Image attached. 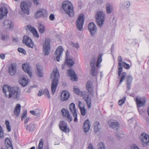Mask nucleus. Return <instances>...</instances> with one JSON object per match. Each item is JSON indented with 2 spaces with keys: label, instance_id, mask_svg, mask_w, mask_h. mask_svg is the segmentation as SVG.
<instances>
[{
  "label": "nucleus",
  "instance_id": "obj_1",
  "mask_svg": "<svg viewBox=\"0 0 149 149\" xmlns=\"http://www.w3.org/2000/svg\"><path fill=\"white\" fill-rule=\"evenodd\" d=\"M3 91L7 98L12 97L14 99H18L19 97V88L17 87H10L5 85L3 87Z\"/></svg>",
  "mask_w": 149,
  "mask_h": 149
},
{
  "label": "nucleus",
  "instance_id": "obj_2",
  "mask_svg": "<svg viewBox=\"0 0 149 149\" xmlns=\"http://www.w3.org/2000/svg\"><path fill=\"white\" fill-rule=\"evenodd\" d=\"M59 76L58 71L57 68L54 69L51 74V78L52 80L51 89L53 94L55 93L58 83V78Z\"/></svg>",
  "mask_w": 149,
  "mask_h": 149
},
{
  "label": "nucleus",
  "instance_id": "obj_3",
  "mask_svg": "<svg viewBox=\"0 0 149 149\" xmlns=\"http://www.w3.org/2000/svg\"><path fill=\"white\" fill-rule=\"evenodd\" d=\"M62 8L65 13L68 16L71 17L73 15V8L70 2L67 1H64L62 3Z\"/></svg>",
  "mask_w": 149,
  "mask_h": 149
},
{
  "label": "nucleus",
  "instance_id": "obj_4",
  "mask_svg": "<svg viewBox=\"0 0 149 149\" xmlns=\"http://www.w3.org/2000/svg\"><path fill=\"white\" fill-rule=\"evenodd\" d=\"M95 17L97 25L100 27H102L106 17V14L102 11H99L96 13Z\"/></svg>",
  "mask_w": 149,
  "mask_h": 149
},
{
  "label": "nucleus",
  "instance_id": "obj_5",
  "mask_svg": "<svg viewBox=\"0 0 149 149\" xmlns=\"http://www.w3.org/2000/svg\"><path fill=\"white\" fill-rule=\"evenodd\" d=\"M50 40L49 38H46L45 39L44 44L43 45V52L44 55L45 56L48 55L50 51Z\"/></svg>",
  "mask_w": 149,
  "mask_h": 149
},
{
  "label": "nucleus",
  "instance_id": "obj_6",
  "mask_svg": "<svg viewBox=\"0 0 149 149\" xmlns=\"http://www.w3.org/2000/svg\"><path fill=\"white\" fill-rule=\"evenodd\" d=\"M84 15L83 14H81L78 16L76 21V25L77 28L79 31L82 30L83 26L84 23Z\"/></svg>",
  "mask_w": 149,
  "mask_h": 149
},
{
  "label": "nucleus",
  "instance_id": "obj_7",
  "mask_svg": "<svg viewBox=\"0 0 149 149\" xmlns=\"http://www.w3.org/2000/svg\"><path fill=\"white\" fill-rule=\"evenodd\" d=\"M69 108L71 113L72 114V116L74 117V121L77 122V114L75 104L73 103H71L69 105Z\"/></svg>",
  "mask_w": 149,
  "mask_h": 149
},
{
  "label": "nucleus",
  "instance_id": "obj_8",
  "mask_svg": "<svg viewBox=\"0 0 149 149\" xmlns=\"http://www.w3.org/2000/svg\"><path fill=\"white\" fill-rule=\"evenodd\" d=\"M140 139L141 140L144 146L149 144V136L144 133H143L140 136Z\"/></svg>",
  "mask_w": 149,
  "mask_h": 149
},
{
  "label": "nucleus",
  "instance_id": "obj_9",
  "mask_svg": "<svg viewBox=\"0 0 149 149\" xmlns=\"http://www.w3.org/2000/svg\"><path fill=\"white\" fill-rule=\"evenodd\" d=\"M20 8L24 14H29V4L26 2H22L20 4Z\"/></svg>",
  "mask_w": 149,
  "mask_h": 149
},
{
  "label": "nucleus",
  "instance_id": "obj_10",
  "mask_svg": "<svg viewBox=\"0 0 149 149\" xmlns=\"http://www.w3.org/2000/svg\"><path fill=\"white\" fill-rule=\"evenodd\" d=\"M23 42L29 47L33 48V43L31 38L28 36H24L22 40Z\"/></svg>",
  "mask_w": 149,
  "mask_h": 149
},
{
  "label": "nucleus",
  "instance_id": "obj_11",
  "mask_svg": "<svg viewBox=\"0 0 149 149\" xmlns=\"http://www.w3.org/2000/svg\"><path fill=\"white\" fill-rule=\"evenodd\" d=\"M60 129L63 132L67 133L69 132L70 129L67 127V123L64 121H61L59 125Z\"/></svg>",
  "mask_w": 149,
  "mask_h": 149
},
{
  "label": "nucleus",
  "instance_id": "obj_12",
  "mask_svg": "<svg viewBox=\"0 0 149 149\" xmlns=\"http://www.w3.org/2000/svg\"><path fill=\"white\" fill-rule=\"evenodd\" d=\"M47 13L44 9H40L36 13V17L37 18L46 17L47 16Z\"/></svg>",
  "mask_w": 149,
  "mask_h": 149
},
{
  "label": "nucleus",
  "instance_id": "obj_13",
  "mask_svg": "<svg viewBox=\"0 0 149 149\" xmlns=\"http://www.w3.org/2000/svg\"><path fill=\"white\" fill-rule=\"evenodd\" d=\"M88 29L92 36H94L96 34L97 27L93 23H90L88 25Z\"/></svg>",
  "mask_w": 149,
  "mask_h": 149
},
{
  "label": "nucleus",
  "instance_id": "obj_14",
  "mask_svg": "<svg viewBox=\"0 0 149 149\" xmlns=\"http://www.w3.org/2000/svg\"><path fill=\"white\" fill-rule=\"evenodd\" d=\"M63 51V49L61 46H59L57 47L55 52V55L57 61H59V58Z\"/></svg>",
  "mask_w": 149,
  "mask_h": 149
},
{
  "label": "nucleus",
  "instance_id": "obj_15",
  "mask_svg": "<svg viewBox=\"0 0 149 149\" xmlns=\"http://www.w3.org/2000/svg\"><path fill=\"white\" fill-rule=\"evenodd\" d=\"M22 66L24 70L31 77L32 75V72L30 71L31 67L29 63H24L22 64Z\"/></svg>",
  "mask_w": 149,
  "mask_h": 149
},
{
  "label": "nucleus",
  "instance_id": "obj_16",
  "mask_svg": "<svg viewBox=\"0 0 149 149\" xmlns=\"http://www.w3.org/2000/svg\"><path fill=\"white\" fill-rule=\"evenodd\" d=\"M60 97L61 101H67L70 97V94L68 91H63L62 92Z\"/></svg>",
  "mask_w": 149,
  "mask_h": 149
},
{
  "label": "nucleus",
  "instance_id": "obj_17",
  "mask_svg": "<svg viewBox=\"0 0 149 149\" xmlns=\"http://www.w3.org/2000/svg\"><path fill=\"white\" fill-rule=\"evenodd\" d=\"M83 97L88 108H90L91 107V99L90 96L89 95L84 94Z\"/></svg>",
  "mask_w": 149,
  "mask_h": 149
},
{
  "label": "nucleus",
  "instance_id": "obj_18",
  "mask_svg": "<svg viewBox=\"0 0 149 149\" xmlns=\"http://www.w3.org/2000/svg\"><path fill=\"white\" fill-rule=\"evenodd\" d=\"M91 126V123L89 120L88 119L85 121L83 126L84 131L85 133H86L89 131Z\"/></svg>",
  "mask_w": 149,
  "mask_h": 149
},
{
  "label": "nucleus",
  "instance_id": "obj_19",
  "mask_svg": "<svg viewBox=\"0 0 149 149\" xmlns=\"http://www.w3.org/2000/svg\"><path fill=\"white\" fill-rule=\"evenodd\" d=\"M68 75L71 77V80L73 81H77V75L71 69H69L68 71Z\"/></svg>",
  "mask_w": 149,
  "mask_h": 149
},
{
  "label": "nucleus",
  "instance_id": "obj_20",
  "mask_svg": "<svg viewBox=\"0 0 149 149\" xmlns=\"http://www.w3.org/2000/svg\"><path fill=\"white\" fill-rule=\"evenodd\" d=\"M3 24L4 26L6 27L7 29H11L13 28V25L12 22L9 20H6L3 22Z\"/></svg>",
  "mask_w": 149,
  "mask_h": 149
},
{
  "label": "nucleus",
  "instance_id": "obj_21",
  "mask_svg": "<svg viewBox=\"0 0 149 149\" xmlns=\"http://www.w3.org/2000/svg\"><path fill=\"white\" fill-rule=\"evenodd\" d=\"M16 70V68L15 65L13 63L11 64L9 67L8 72L10 75L13 76L15 74Z\"/></svg>",
  "mask_w": 149,
  "mask_h": 149
},
{
  "label": "nucleus",
  "instance_id": "obj_22",
  "mask_svg": "<svg viewBox=\"0 0 149 149\" xmlns=\"http://www.w3.org/2000/svg\"><path fill=\"white\" fill-rule=\"evenodd\" d=\"M8 13L7 8L5 6L0 8V20L4 16H6Z\"/></svg>",
  "mask_w": 149,
  "mask_h": 149
},
{
  "label": "nucleus",
  "instance_id": "obj_23",
  "mask_svg": "<svg viewBox=\"0 0 149 149\" xmlns=\"http://www.w3.org/2000/svg\"><path fill=\"white\" fill-rule=\"evenodd\" d=\"M28 79L25 77H21L19 80L20 84L23 86H25L28 83Z\"/></svg>",
  "mask_w": 149,
  "mask_h": 149
},
{
  "label": "nucleus",
  "instance_id": "obj_24",
  "mask_svg": "<svg viewBox=\"0 0 149 149\" xmlns=\"http://www.w3.org/2000/svg\"><path fill=\"white\" fill-rule=\"evenodd\" d=\"M109 123L110 125V127L113 129L117 130L119 127V123L116 120L112 121L111 124L109 123Z\"/></svg>",
  "mask_w": 149,
  "mask_h": 149
},
{
  "label": "nucleus",
  "instance_id": "obj_25",
  "mask_svg": "<svg viewBox=\"0 0 149 149\" xmlns=\"http://www.w3.org/2000/svg\"><path fill=\"white\" fill-rule=\"evenodd\" d=\"M86 89L87 91L90 93L92 94L93 92V88L92 87V84L90 81H88L86 84Z\"/></svg>",
  "mask_w": 149,
  "mask_h": 149
},
{
  "label": "nucleus",
  "instance_id": "obj_26",
  "mask_svg": "<svg viewBox=\"0 0 149 149\" xmlns=\"http://www.w3.org/2000/svg\"><path fill=\"white\" fill-rule=\"evenodd\" d=\"M130 5L129 1H126L123 3H121L120 4V7L123 9H126L128 8Z\"/></svg>",
  "mask_w": 149,
  "mask_h": 149
},
{
  "label": "nucleus",
  "instance_id": "obj_27",
  "mask_svg": "<svg viewBox=\"0 0 149 149\" xmlns=\"http://www.w3.org/2000/svg\"><path fill=\"white\" fill-rule=\"evenodd\" d=\"M141 100V99H139L138 97H136V102L137 106L139 107L143 106L146 102L144 99L143 100Z\"/></svg>",
  "mask_w": 149,
  "mask_h": 149
},
{
  "label": "nucleus",
  "instance_id": "obj_28",
  "mask_svg": "<svg viewBox=\"0 0 149 149\" xmlns=\"http://www.w3.org/2000/svg\"><path fill=\"white\" fill-rule=\"evenodd\" d=\"M37 68L36 73L37 75L40 77H42L43 76V73L41 69V66L39 64H37L36 65Z\"/></svg>",
  "mask_w": 149,
  "mask_h": 149
},
{
  "label": "nucleus",
  "instance_id": "obj_29",
  "mask_svg": "<svg viewBox=\"0 0 149 149\" xmlns=\"http://www.w3.org/2000/svg\"><path fill=\"white\" fill-rule=\"evenodd\" d=\"M21 106L19 104H17L14 110V114L18 116L20 112Z\"/></svg>",
  "mask_w": 149,
  "mask_h": 149
},
{
  "label": "nucleus",
  "instance_id": "obj_30",
  "mask_svg": "<svg viewBox=\"0 0 149 149\" xmlns=\"http://www.w3.org/2000/svg\"><path fill=\"white\" fill-rule=\"evenodd\" d=\"M94 132H96L101 128V126L100 123L98 121L95 122L94 124Z\"/></svg>",
  "mask_w": 149,
  "mask_h": 149
},
{
  "label": "nucleus",
  "instance_id": "obj_31",
  "mask_svg": "<svg viewBox=\"0 0 149 149\" xmlns=\"http://www.w3.org/2000/svg\"><path fill=\"white\" fill-rule=\"evenodd\" d=\"M113 11V7L109 4H107L106 6V12L107 14H110Z\"/></svg>",
  "mask_w": 149,
  "mask_h": 149
},
{
  "label": "nucleus",
  "instance_id": "obj_32",
  "mask_svg": "<svg viewBox=\"0 0 149 149\" xmlns=\"http://www.w3.org/2000/svg\"><path fill=\"white\" fill-rule=\"evenodd\" d=\"M26 130L30 132H33L35 129V125L33 123H31L27 126Z\"/></svg>",
  "mask_w": 149,
  "mask_h": 149
},
{
  "label": "nucleus",
  "instance_id": "obj_33",
  "mask_svg": "<svg viewBox=\"0 0 149 149\" xmlns=\"http://www.w3.org/2000/svg\"><path fill=\"white\" fill-rule=\"evenodd\" d=\"M5 146H6L7 148L13 147L11 141L7 138L5 139Z\"/></svg>",
  "mask_w": 149,
  "mask_h": 149
},
{
  "label": "nucleus",
  "instance_id": "obj_34",
  "mask_svg": "<svg viewBox=\"0 0 149 149\" xmlns=\"http://www.w3.org/2000/svg\"><path fill=\"white\" fill-rule=\"evenodd\" d=\"M65 116L67 118V120L70 122L72 121V118L70 115V113L68 111L66 112Z\"/></svg>",
  "mask_w": 149,
  "mask_h": 149
},
{
  "label": "nucleus",
  "instance_id": "obj_35",
  "mask_svg": "<svg viewBox=\"0 0 149 149\" xmlns=\"http://www.w3.org/2000/svg\"><path fill=\"white\" fill-rule=\"evenodd\" d=\"M39 31L40 33L41 34L44 33L45 31V28L44 26L42 24H40L38 26Z\"/></svg>",
  "mask_w": 149,
  "mask_h": 149
},
{
  "label": "nucleus",
  "instance_id": "obj_36",
  "mask_svg": "<svg viewBox=\"0 0 149 149\" xmlns=\"http://www.w3.org/2000/svg\"><path fill=\"white\" fill-rule=\"evenodd\" d=\"M65 63L69 67L73 65L74 63V61L70 59H67L66 60Z\"/></svg>",
  "mask_w": 149,
  "mask_h": 149
},
{
  "label": "nucleus",
  "instance_id": "obj_37",
  "mask_svg": "<svg viewBox=\"0 0 149 149\" xmlns=\"http://www.w3.org/2000/svg\"><path fill=\"white\" fill-rule=\"evenodd\" d=\"M123 64H120V65L119 64H118V77H119L121 75V74L123 70V68L122 67V65Z\"/></svg>",
  "mask_w": 149,
  "mask_h": 149
},
{
  "label": "nucleus",
  "instance_id": "obj_38",
  "mask_svg": "<svg viewBox=\"0 0 149 149\" xmlns=\"http://www.w3.org/2000/svg\"><path fill=\"white\" fill-rule=\"evenodd\" d=\"M98 70L96 69L95 68H93L91 69V73L93 76H95L98 73Z\"/></svg>",
  "mask_w": 149,
  "mask_h": 149
},
{
  "label": "nucleus",
  "instance_id": "obj_39",
  "mask_svg": "<svg viewBox=\"0 0 149 149\" xmlns=\"http://www.w3.org/2000/svg\"><path fill=\"white\" fill-rule=\"evenodd\" d=\"M43 146V139H41L39 141L38 147L37 149H42Z\"/></svg>",
  "mask_w": 149,
  "mask_h": 149
},
{
  "label": "nucleus",
  "instance_id": "obj_40",
  "mask_svg": "<svg viewBox=\"0 0 149 149\" xmlns=\"http://www.w3.org/2000/svg\"><path fill=\"white\" fill-rule=\"evenodd\" d=\"M96 62V60L95 58L92 59L90 62V65L91 67V69L95 68V66Z\"/></svg>",
  "mask_w": 149,
  "mask_h": 149
},
{
  "label": "nucleus",
  "instance_id": "obj_41",
  "mask_svg": "<svg viewBox=\"0 0 149 149\" xmlns=\"http://www.w3.org/2000/svg\"><path fill=\"white\" fill-rule=\"evenodd\" d=\"M73 91L77 95H81L82 94V92L81 91L80 89L77 88H73Z\"/></svg>",
  "mask_w": 149,
  "mask_h": 149
},
{
  "label": "nucleus",
  "instance_id": "obj_42",
  "mask_svg": "<svg viewBox=\"0 0 149 149\" xmlns=\"http://www.w3.org/2000/svg\"><path fill=\"white\" fill-rule=\"evenodd\" d=\"M126 75V73L125 72H124L122 73L120 78V84L122 82L124 81Z\"/></svg>",
  "mask_w": 149,
  "mask_h": 149
},
{
  "label": "nucleus",
  "instance_id": "obj_43",
  "mask_svg": "<svg viewBox=\"0 0 149 149\" xmlns=\"http://www.w3.org/2000/svg\"><path fill=\"white\" fill-rule=\"evenodd\" d=\"M5 124L8 132H10L11 131V127L10 125L9 122L8 120H6L5 121Z\"/></svg>",
  "mask_w": 149,
  "mask_h": 149
},
{
  "label": "nucleus",
  "instance_id": "obj_44",
  "mask_svg": "<svg viewBox=\"0 0 149 149\" xmlns=\"http://www.w3.org/2000/svg\"><path fill=\"white\" fill-rule=\"evenodd\" d=\"M9 38V36L7 34H2L1 35V39L3 40L6 41L8 40Z\"/></svg>",
  "mask_w": 149,
  "mask_h": 149
},
{
  "label": "nucleus",
  "instance_id": "obj_45",
  "mask_svg": "<svg viewBox=\"0 0 149 149\" xmlns=\"http://www.w3.org/2000/svg\"><path fill=\"white\" fill-rule=\"evenodd\" d=\"M4 136V133L3 129L1 125H0V138L2 139L3 138Z\"/></svg>",
  "mask_w": 149,
  "mask_h": 149
},
{
  "label": "nucleus",
  "instance_id": "obj_46",
  "mask_svg": "<svg viewBox=\"0 0 149 149\" xmlns=\"http://www.w3.org/2000/svg\"><path fill=\"white\" fill-rule=\"evenodd\" d=\"M80 110L81 115L84 116H85L86 113V110L85 107H83L80 109Z\"/></svg>",
  "mask_w": 149,
  "mask_h": 149
},
{
  "label": "nucleus",
  "instance_id": "obj_47",
  "mask_svg": "<svg viewBox=\"0 0 149 149\" xmlns=\"http://www.w3.org/2000/svg\"><path fill=\"white\" fill-rule=\"evenodd\" d=\"M126 97H123V99L119 100L118 101V104L119 106H121L125 102L126 100Z\"/></svg>",
  "mask_w": 149,
  "mask_h": 149
},
{
  "label": "nucleus",
  "instance_id": "obj_48",
  "mask_svg": "<svg viewBox=\"0 0 149 149\" xmlns=\"http://www.w3.org/2000/svg\"><path fill=\"white\" fill-rule=\"evenodd\" d=\"M98 146H99L98 149H105V146L104 145V143L103 142L99 143Z\"/></svg>",
  "mask_w": 149,
  "mask_h": 149
},
{
  "label": "nucleus",
  "instance_id": "obj_49",
  "mask_svg": "<svg viewBox=\"0 0 149 149\" xmlns=\"http://www.w3.org/2000/svg\"><path fill=\"white\" fill-rule=\"evenodd\" d=\"M133 79V77L131 76H128L127 79V83H132Z\"/></svg>",
  "mask_w": 149,
  "mask_h": 149
},
{
  "label": "nucleus",
  "instance_id": "obj_50",
  "mask_svg": "<svg viewBox=\"0 0 149 149\" xmlns=\"http://www.w3.org/2000/svg\"><path fill=\"white\" fill-rule=\"evenodd\" d=\"M32 30L33 31L31 32L33 33V35L36 37L38 38L39 37V36L36 29H33Z\"/></svg>",
  "mask_w": 149,
  "mask_h": 149
},
{
  "label": "nucleus",
  "instance_id": "obj_51",
  "mask_svg": "<svg viewBox=\"0 0 149 149\" xmlns=\"http://www.w3.org/2000/svg\"><path fill=\"white\" fill-rule=\"evenodd\" d=\"M46 96H47L49 98L50 97V95L49 94V92L47 88H45L44 89V94Z\"/></svg>",
  "mask_w": 149,
  "mask_h": 149
},
{
  "label": "nucleus",
  "instance_id": "obj_52",
  "mask_svg": "<svg viewBox=\"0 0 149 149\" xmlns=\"http://www.w3.org/2000/svg\"><path fill=\"white\" fill-rule=\"evenodd\" d=\"M30 113L32 115H36L38 117H39L40 116V114L39 112H37V111H30Z\"/></svg>",
  "mask_w": 149,
  "mask_h": 149
},
{
  "label": "nucleus",
  "instance_id": "obj_53",
  "mask_svg": "<svg viewBox=\"0 0 149 149\" xmlns=\"http://www.w3.org/2000/svg\"><path fill=\"white\" fill-rule=\"evenodd\" d=\"M17 50L19 52L22 53L24 54H26V51L24 49L22 48L21 47L18 48L17 49Z\"/></svg>",
  "mask_w": 149,
  "mask_h": 149
},
{
  "label": "nucleus",
  "instance_id": "obj_54",
  "mask_svg": "<svg viewBox=\"0 0 149 149\" xmlns=\"http://www.w3.org/2000/svg\"><path fill=\"white\" fill-rule=\"evenodd\" d=\"M123 67L127 69H129L130 68V66L129 64H127L125 62H123Z\"/></svg>",
  "mask_w": 149,
  "mask_h": 149
},
{
  "label": "nucleus",
  "instance_id": "obj_55",
  "mask_svg": "<svg viewBox=\"0 0 149 149\" xmlns=\"http://www.w3.org/2000/svg\"><path fill=\"white\" fill-rule=\"evenodd\" d=\"M118 64H123V59L121 56H119L118 57Z\"/></svg>",
  "mask_w": 149,
  "mask_h": 149
},
{
  "label": "nucleus",
  "instance_id": "obj_56",
  "mask_svg": "<svg viewBox=\"0 0 149 149\" xmlns=\"http://www.w3.org/2000/svg\"><path fill=\"white\" fill-rule=\"evenodd\" d=\"M102 55L101 54H99L97 58V62L100 63L102 61Z\"/></svg>",
  "mask_w": 149,
  "mask_h": 149
},
{
  "label": "nucleus",
  "instance_id": "obj_57",
  "mask_svg": "<svg viewBox=\"0 0 149 149\" xmlns=\"http://www.w3.org/2000/svg\"><path fill=\"white\" fill-rule=\"evenodd\" d=\"M71 45L74 47L76 48H78L79 47V43H77L76 44H75L74 43H71Z\"/></svg>",
  "mask_w": 149,
  "mask_h": 149
},
{
  "label": "nucleus",
  "instance_id": "obj_58",
  "mask_svg": "<svg viewBox=\"0 0 149 149\" xmlns=\"http://www.w3.org/2000/svg\"><path fill=\"white\" fill-rule=\"evenodd\" d=\"M27 29L30 30L31 32H32L33 31V30L34 29H35V28L33 26H32L31 25H29L27 26Z\"/></svg>",
  "mask_w": 149,
  "mask_h": 149
},
{
  "label": "nucleus",
  "instance_id": "obj_59",
  "mask_svg": "<svg viewBox=\"0 0 149 149\" xmlns=\"http://www.w3.org/2000/svg\"><path fill=\"white\" fill-rule=\"evenodd\" d=\"M78 106L79 109L84 107V106H83L82 102L80 101H79L78 102Z\"/></svg>",
  "mask_w": 149,
  "mask_h": 149
},
{
  "label": "nucleus",
  "instance_id": "obj_60",
  "mask_svg": "<svg viewBox=\"0 0 149 149\" xmlns=\"http://www.w3.org/2000/svg\"><path fill=\"white\" fill-rule=\"evenodd\" d=\"M44 94V90L42 91V90H40L38 93V95L39 96H40L43 95Z\"/></svg>",
  "mask_w": 149,
  "mask_h": 149
},
{
  "label": "nucleus",
  "instance_id": "obj_61",
  "mask_svg": "<svg viewBox=\"0 0 149 149\" xmlns=\"http://www.w3.org/2000/svg\"><path fill=\"white\" fill-rule=\"evenodd\" d=\"M68 110H66L64 108H63L61 110V112L63 116H65L66 112Z\"/></svg>",
  "mask_w": 149,
  "mask_h": 149
},
{
  "label": "nucleus",
  "instance_id": "obj_62",
  "mask_svg": "<svg viewBox=\"0 0 149 149\" xmlns=\"http://www.w3.org/2000/svg\"><path fill=\"white\" fill-rule=\"evenodd\" d=\"M131 149H140L139 148L135 145H133L131 147Z\"/></svg>",
  "mask_w": 149,
  "mask_h": 149
},
{
  "label": "nucleus",
  "instance_id": "obj_63",
  "mask_svg": "<svg viewBox=\"0 0 149 149\" xmlns=\"http://www.w3.org/2000/svg\"><path fill=\"white\" fill-rule=\"evenodd\" d=\"M49 18L51 20H53L54 18V16L53 14H51L49 17Z\"/></svg>",
  "mask_w": 149,
  "mask_h": 149
},
{
  "label": "nucleus",
  "instance_id": "obj_64",
  "mask_svg": "<svg viewBox=\"0 0 149 149\" xmlns=\"http://www.w3.org/2000/svg\"><path fill=\"white\" fill-rule=\"evenodd\" d=\"M88 149H94L93 145L91 143H89L88 147Z\"/></svg>",
  "mask_w": 149,
  "mask_h": 149
}]
</instances>
